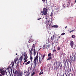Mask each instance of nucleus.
I'll return each mask as SVG.
<instances>
[{
  "instance_id": "obj_48",
  "label": "nucleus",
  "mask_w": 76,
  "mask_h": 76,
  "mask_svg": "<svg viewBox=\"0 0 76 76\" xmlns=\"http://www.w3.org/2000/svg\"><path fill=\"white\" fill-rule=\"evenodd\" d=\"M0 76H2V75L0 74Z\"/></svg>"
},
{
  "instance_id": "obj_1",
  "label": "nucleus",
  "mask_w": 76,
  "mask_h": 76,
  "mask_svg": "<svg viewBox=\"0 0 76 76\" xmlns=\"http://www.w3.org/2000/svg\"><path fill=\"white\" fill-rule=\"evenodd\" d=\"M48 9V8L47 7H46V8H45L43 9V15H46L47 14V10Z\"/></svg>"
},
{
  "instance_id": "obj_18",
  "label": "nucleus",
  "mask_w": 76,
  "mask_h": 76,
  "mask_svg": "<svg viewBox=\"0 0 76 76\" xmlns=\"http://www.w3.org/2000/svg\"><path fill=\"white\" fill-rule=\"evenodd\" d=\"M52 56V54L51 53H49L48 55V57H50Z\"/></svg>"
},
{
  "instance_id": "obj_2",
  "label": "nucleus",
  "mask_w": 76,
  "mask_h": 76,
  "mask_svg": "<svg viewBox=\"0 0 76 76\" xmlns=\"http://www.w3.org/2000/svg\"><path fill=\"white\" fill-rule=\"evenodd\" d=\"M33 63H31V66L29 67V68H30V70H31V69L32 68V66L33 67L34 66V68H35V67H36V62H33Z\"/></svg>"
},
{
  "instance_id": "obj_58",
  "label": "nucleus",
  "mask_w": 76,
  "mask_h": 76,
  "mask_svg": "<svg viewBox=\"0 0 76 76\" xmlns=\"http://www.w3.org/2000/svg\"><path fill=\"white\" fill-rule=\"evenodd\" d=\"M19 62H20V61H19Z\"/></svg>"
},
{
  "instance_id": "obj_10",
  "label": "nucleus",
  "mask_w": 76,
  "mask_h": 76,
  "mask_svg": "<svg viewBox=\"0 0 76 76\" xmlns=\"http://www.w3.org/2000/svg\"><path fill=\"white\" fill-rule=\"evenodd\" d=\"M33 41H34V40H33V39H30L28 42L29 43H30L32 42H33Z\"/></svg>"
},
{
  "instance_id": "obj_60",
  "label": "nucleus",
  "mask_w": 76,
  "mask_h": 76,
  "mask_svg": "<svg viewBox=\"0 0 76 76\" xmlns=\"http://www.w3.org/2000/svg\"><path fill=\"white\" fill-rule=\"evenodd\" d=\"M38 60V59H37V60Z\"/></svg>"
},
{
  "instance_id": "obj_61",
  "label": "nucleus",
  "mask_w": 76,
  "mask_h": 76,
  "mask_svg": "<svg viewBox=\"0 0 76 76\" xmlns=\"http://www.w3.org/2000/svg\"><path fill=\"white\" fill-rule=\"evenodd\" d=\"M37 54H38V53H37Z\"/></svg>"
},
{
  "instance_id": "obj_46",
  "label": "nucleus",
  "mask_w": 76,
  "mask_h": 76,
  "mask_svg": "<svg viewBox=\"0 0 76 76\" xmlns=\"http://www.w3.org/2000/svg\"><path fill=\"white\" fill-rule=\"evenodd\" d=\"M67 28V26H66L65 27V29H66V28Z\"/></svg>"
},
{
  "instance_id": "obj_38",
  "label": "nucleus",
  "mask_w": 76,
  "mask_h": 76,
  "mask_svg": "<svg viewBox=\"0 0 76 76\" xmlns=\"http://www.w3.org/2000/svg\"><path fill=\"white\" fill-rule=\"evenodd\" d=\"M66 63H67L68 65H69V62H68V61H67V60H66Z\"/></svg>"
},
{
  "instance_id": "obj_5",
  "label": "nucleus",
  "mask_w": 76,
  "mask_h": 76,
  "mask_svg": "<svg viewBox=\"0 0 76 76\" xmlns=\"http://www.w3.org/2000/svg\"><path fill=\"white\" fill-rule=\"evenodd\" d=\"M30 60H31L32 61V59H33V58H32V52L30 51Z\"/></svg>"
},
{
  "instance_id": "obj_3",
  "label": "nucleus",
  "mask_w": 76,
  "mask_h": 76,
  "mask_svg": "<svg viewBox=\"0 0 76 76\" xmlns=\"http://www.w3.org/2000/svg\"><path fill=\"white\" fill-rule=\"evenodd\" d=\"M70 45L71 48H73V46L74 45V42H73V41L72 40L70 41Z\"/></svg>"
},
{
  "instance_id": "obj_26",
  "label": "nucleus",
  "mask_w": 76,
  "mask_h": 76,
  "mask_svg": "<svg viewBox=\"0 0 76 76\" xmlns=\"http://www.w3.org/2000/svg\"><path fill=\"white\" fill-rule=\"evenodd\" d=\"M25 73H26V76H28V72L26 71V72H25Z\"/></svg>"
},
{
  "instance_id": "obj_47",
  "label": "nucleus",
  "mask_w": 76,
  "mask_h": 76,
  "mask_svg": "<svg viewBox=\"0 0 76 76\" xmlns=\"http://www.w3.org/2000/svg\"><path fill=\"white\" fill-rule=\"evenodd\" d=\"M10 68V67H9L7 68V69H9Z\"/></svg>"
},
{
  "instance_id": "obj_49",
  "label": "nucleus",
  "mask_w": 76,
  "mask_h": 76,
  "mask_svg": "<svg viewBox=\"0 0 76 76\" xmlns=\"http://www.w3.org/2000/svg\"><path fill=\"white\" fill-rule=\"evenodd\" d=\"M41 13H43V12L42 11L41 12Z\"/></svg>"
},
{
  "instance_id": "obj_57",
  "label": "nucleus",
  "mask_w": 76,
  "mask_h": 76,
  "mask_svg": "<svg viewBox=\"0 0 76 76\" xmlns=\"http://www.w3.org/2000/svg\"><path fill=\"white\" fill-rule=\"evenodd\" d=\"M41 61H40V63H41Z\"/></svg>"
},
{
  "instance_id": "obj_35",
  "label": "nucleus",
  "mask_w": 76,
  "mask_h": 76,
  "mask_svg": "<svg viewBox=\"0 0 76 76\" xmlns=\"http://www.w3.org/2000/svg\"><path fill=\"white\" fill-rule=\"evenodd\" d=\"M66 7H69V4H67V5Z\"/></svg>"
},
{
  "instance_id": "obj_17",
  "label": "nucleus",
  "mask_w": 76,
  "mask_h": 76,
  "mask_svg": "<svg viewBox=\"0 0 76 76\" xmlns=\"http://www.w3.org/2000/svg\"><path fill=\"white\" fill-rule=\"evenodd\" d=\"M19 62H18V64H17V66H16V68H19Z\"/></svg>"
},
{
  "instance_id": "obj_51",
  "label": "nucleus",
  "mask_w": 76,
  "mask_h": 76,
  "mask_svg": "<svg viewBox=\"0 0 76 76\" xmlns=\"http://www.w3.org/2000/svg\"><path fill=\"white\" fill-rule=\"evenodd\" d=\"M75 3H76V0H75Z\"/></svg>"
},
{
  "instance_id": "obj_54",
  "label": "nucleus",
  "mask_w": 76,
  "mask_h": 76,
  "mask_svg": "<svg viewBox=\"0 0 76 76\" xmlns=\"http://www.w3.org/2000/svg\"><path fill=\"white\" fill-rule=\"evenodd\" d=\"M16 55H18V54H17V53H16Z\"/></svg>"
},
{
  "instance_id": "obj_25",
  "label": "nucleus",
  "mask_w": 76,
  "mask_h": 76,
  "mask_svg": "<svg viewBox=\"0 0 76 76\" xmlns=\"http://www.w3.org/2000/svg\"><path fill=\"white\" fill-rule=\"evenodd\" d=\"M45 46H46V48L47 49H48V48H49V47H48V45H45Z\"/></svg>"
},
{
  "instance_id": "obj_20",
  "label": "nucleus",
  "mask_w": 76,
  "mask_h": 76,
  "mask_svg": "<svg viewBox=\"0 0 76 76\" xmlns=\"http://www.w3.org/2000/svg\"><path fill=\"white\" fill-rule=\"evenodd\" d=\"M36 53H37V52L35 51V50H34V56H35V54H36Z\"/></svg>"
},
{
  "instance_id": "obj_37",
  "label": "nucleus",
  "mask_w": 76,
  "mask_h": 76,
  "mask_svg": "<svg viewBox=\"0 0 76 76\" xmlns=\"http://www.w3.org/2000/svg\"><path fill=\"white\" fill-rule=\"evenodd\" d=\"M25 62H27V60L26 59L24 61V63H25Z\"/></svg>"
},
{
  "instance_id": "obj_19",
  "label": "nucleus",
  "mask_w": 76,
  "mask_h": 76,
  "mask_svg": "<svg viewBox=\"0 0 76 76\" xmlns=\"http://www.w3.org/2000/svg\"><path fill=\"white\" fill-rule=\"evenodd\" d=\"M60 49H61L60 47H58L57 48V50H60Z\"/></svg>"
},
{
  "instance_id": "obj_4",
  "label": "nucleus",
  "mask_w": 76,
  "mask_h": 76,
  "mask_svg": "<svg viewBox=\"0 0 76 76\" xmlns=\"http://www.w3.org/2000/svg\"><path fill=\"white\" fill-rule=\"evenodd\" d=\"M15 72L14 73V76H15V75H16H16H18V73H19V72H18L16 70H15Z\"/></svg>"
},
{
  "instance_id": "obj_27",
  "label": "nucleus",
  "mask_w": 76,
  "mask_h": 76,
  "mask_svg": "<svg viewBox=\"0 0 76 76\" xmlns=\"http://www.w3.org/2000/svg\"><path fill=\"white\" fill-rule=\"evenodd\" d=\"M55 52H57V51L55 49H54L53 51V53H55Z\"/></svg>"
},
{
  "instance_id": "obj_45",
  "label": "nucleus",
  "mask_w": 76,
  "mask_h": 76,
  "mask_svg": "<svg viewBox=\"0 0 76 76\" xmlns=\"http://www.w3.org/2000/svg\"><path fill=\"white\" fill-rule=\"evenodd\" d=\"M58 38H61V36H59L58 37Z\"/></svg>"
},
{
  "instance_id": "obj_21",
  "label": "nucleus",
  "mask_w": 76,
  "mask_h": 76,
  "mask_svg": "<svg viewBox=\"0 0 76 76\" xmlns=\"http://www.w3.org/2000/svg\"><path fill=\"white\" fill-rule=\"evenodd\" d=\"M32 51H34V48L33 49V48H32L31 49V51H30H30H31V52H32Z\"/></svg>"
},
{
  "instance_id": "obj_50",
  "label": "nucleus",
  "mask_w": 76,
  "mask_h": 76,
  "mask_svg": "<svg viewBox=\"0 0 76 76\" xmlns=\"http://www.w3.org/2000/svg\"><path fill=\"white\" fill-rule=\"evenodd\" d=\"M72 32V31H71L70 32V33H71V32Z\"/></svg>"
},
{
  "instance_id": "obj_53",
  "label": "nucleus",
  "mask_w": 76,
  "mask_h": 76,
  "mask_svg": "<svg viewBox=\"0 0 76 76\" xmlns=\"http://www.w3.org/2000/svg\"><path fill=\"white\" fill-rule=\"evenodd\" d=\"M13 73H14V70H13Z\"/></svg>"
},
{
  "instance_id": "obj_52",
  "label": "nucleus",
  "mask_w": 76,
  "mask_h": 76,
  "mask_svg": "<svg viewBox=\"0 0 76 76\" xmlns=\"http://www.w3.org/2000/svg\"><path fill=\"white\" fill-rule=\"evenodd\" d=\"M65 75H66V76H67V75H66V73H65Z\"/></svg>"
},
{
  "instance_id": "obj_8",
  "label": "nucleus",
  "mask_w": 76,
  "mask_h": 76,
  "mask_svg": "<svg viewBox=\"0 0 76 76\" xmlns=\"http://www.w3.org/2000/svg\"><path fill=\"white\" fill-rule=\"evenodd\" d=\"M24 60H27V58H28V56H27V54H25V55L24 56Z\"/></svg>"
},
{
  "instance_id": "obj_43",
  "label": "nucleus",
  "mask_w": 76,
  "mask_h": 76,
  "mask_svg": "<svg viewBox=\"0 0 76 76\" xmlns=\"http://www.w3.org/2000/svg\"><path fill=\"white\" fill-rule=\"evenodd\" d=\"M45 55H44L43 56V57L44 58V57H45Z\"/></svg>"
},
{
  "instance_id": "obj_24",
  "label": "nucleus",
  "mask_w": 76,
  "mask_h": 76,
  "mask_svg": "<svg viewBox=\"0 0 76 76\" xmlns=\"http://www.w3.org/2000/svg\"><path fill=\"white\" fill-rule=\"evenodd\" d=\"M35 72H33L31 75V76H34V75H35Z\"/></svg>"
},
{
  "instance_id": "obj_22",
  "label": "nucleus",
  "mask_w": 76,
  "mask_h": 76,
  "mask_svg": "<svg viewBox=\"0 0 76 76\" xmlns=\"http://www.w3.org/2000/svg\"><path fill=\"white\" fill-rule=\"evenodd\" d=\"M38 55H37V56H36V57L35 58V59L37 60L38 59Z\"/></svg>"
},
{
  "instance_id": "obj_31",
  "label": "nucleus",
  "mask_w": 76,
  "mask_h": 76,
  "mask_svg": "<svg viewBox=\"0 0 76 76\" xmlns=\"http://www.w3.org/2000/svg\"><path fill=\"white\" fill-rule=\"evenodd\" d=\"M45 47H46V46H45V45H44L43 47V49H44V48H45Z\"/></svg>"
},
{
  "instance_id": "obj_33",
  "label": "nucleus",
  "mask_w": 76,
  "mask_h": 76,
  "mask_svg": "<svg viewBox=\"0 0 76 76\" xmlns=\"http://www.w3.org/2000/svg\"><path fill=\"white\" fill-rule=\"evenodd\" d=\"M42 74H43V72H40L39 75H42Z\"/></svg>"
},
{
  "instance_id": "obj_28",
  "label": "nucleus",
  "mask_w": 76,
  "mask_h": 76,
  "mask_svg": "<svg viewBox=\"0 0 76 76\" xmlns=\"http://www.w3.org/2000/svg\"><path fill=\"white\" fill-rule=\"evenodd\" d=\"M50 16L51 17H52V16H53V13H52V12L51 14L50 15Z\"/></svg>"
},
{
  "instance_id": "obj_41",
  "label": "nucleus",
  "mask_w": 76,
  "mask_h": 76,
  "mask_svg": "<svg viewBox=\"0 0 76 76\" xmlns=\"http://www.w3.org/2000/svg\"><path fill=\"white\" fill-rule=\"evenodd\" d=\"M51 39H54V35H53L52 38V37H51Z\"/></svg>"
},
{
  "instance_id": "obj_59",
  "label": "nucleus",
  "mask_w": 76,
  "mask_h": 76,
  "mask_svg": "<svg viewBox=\"0 0 76 76\" xmlns=\"http://www.w3.org/2000/svg\"><path fill=\"white\" fill-rule=\"evenodd\" d=\"M41 49V48L39 49V50H40Z\"/></svg>"
},
{
  "instance_id": "obj_23",
  "label": "nucleus",
  "mask_w": 76,
  "mask_h": 76,
  "mask_svg": "<svg viewBox=\"0 0 76 76\" xmlns=\"http://www.w3.org/2000/svg\"><path fill=\"white\" fill-rule=\"evenodd\" d=\"M72 38H75V37H76V36H75V35H72Z\"/></svg>"
},
{
  "instance_id": "obj_29",
  "label": "nucleus",
  "mask_w": 76,
  "mask_h": 76,
  "mask_svg": "<svg viewBox=\"0 0 76 76\" xmlns=\"http://www.w3.org/2000/svg\"><path fill=\"white\" fill-rule=\"evenodd\" d=\"M65 35V33H64L61 34V35Z\"/></svg>"
},
{
  "instance_id": "obj_7",
  "label": "nucleus",
  "mask_w": 76,
  "mask_h": 76,
  "mask_svg": "<svg viewBox=\"0 0 76 76\" xmlns=\"http://www.w3.org/2000/svg\"><path fill=\"white\" fill-rule=\"evenodd\" d=\"M23 58V57L22 56H21L20 58L19 59V60H20V63L22 61V59Z\"/></svg>"
},
{
  "instance_id": "obj_9",
  "label": "nucleus",
  "mask_w": 76,
  "mask_h": 76,
  "mask_svg": "<svg viewBox=\"0 0 76 76\" xmlns=\"http://www.w3.org/2000/svg\"><path fill=\"white\" fill-rule=\"evenodd\" d=\"M40 58L41 60V61H42V60H44V58L42 56H41L39 57V62L40 61Z\"/></svg>"
},
{
  "instance_id": "obj_6",
  "label": "nucleus",
  "mask_w": 76,
  "mask_h": 76,
  "mask_svg": "<svg viewBox=\"0 0 76 76\" xmlns=\"http://www.w3.org/2000/svg\"><path fill=\"white\" fill-rule=\"evenodd\" d=\"M5 71L2 70L1 71L0 73L2 75H3V76H4V75H5Z\"/></svg>"
},
{
  "instance_id": "obj_56",
  "label": "nucleus",
  "mask_w": 76,
  "mask_h": 76,
  "mask_svg": "<svg viewBox=\"0 0 76 76\" xmlns=\"http://www.w3.org/2000/svg\"><path fill=\"white\" fill-rule=\"evenodd\" d=\"M14 76H16V75H14Z\"/></svg>"
},
{
  "instance_id": "obj_40",
  "label": "nucleus",
  "mask_w": 76,
  "mask_h": 76,
  "mask_svg": "<svg viewBox=\"0 0 76 76\" xmlns=\"http://www.w3.org/2000/svg\"><path fill=\"white\" fill-rule=\"evenodd\" d=\"M12 67H13V66H14V64H12Z\"/></svg>"
},
{
  "instance_id": "obj_39",
  "label": "nucleus",
  "mask_w": 76,
  "mask_h": 76,
  "mask_svg": "<svg viewBox=\"0 0 76 76\" xmlns=\"http://www.w3.org/2000/svg\"><path fill=\"white\" fill-rule=\"evenodd\" d=\"M75 29H74V30H73L72 31H72V32H74V31H75Z\"/></svg>"
},
{
  "instance_id": "obj_55",
  "label": "nucleus",
  "mask_w": 76,
  "mask_h": 76,
  "mask_svg": "<svg viewBox=\"0 0 76 76\" xmlns=\"http://www.w3.org/2000/svg\"><path fill=\"white\" fill-rule=\"evenodd\" d=\"M24 63H23V64H24Z\"/></svg>"
},
{
  "instance_id": "obj_13",
  "label": "nucleus",
  "mask_w": 76,
  "mask_h": 76,
  "mask_svg": "<svg viewBox=\"0 0 76 76\" xmlns=\"http://www.w3.org/2000/svg\"><path fill=\"white\" fill-rule=\"evenodd\" d=\"M32 48H34V50H35V44L34 43L32 46Z\"/></svg>"
},
{
  "instance_id": "obj_30",
  "label": "nucleus",
  "mask_w": 76,
  "mask_h": 76,
  "mask_svg": "<svg viewBox=\"0 0 76 76\" xmlns=\"http://www.w3.org/2000/svg\"><path fill=\"white\" fill-rule=\"evenodd\" d=\"M37 61V60L36 59H35V58L34 59V61H33V62H36Z\"/></svg>"
},
{
  "instance_id": "obj_14",
  "label": "nucleus",
  "mask_w": 76,
  "mask_h": 76,
  "mask_svg": "<svg viewBox=\"0 0 76 76\" xmlns=\"http://www.w3.org/2000/svg\"><path fill=\"white\" fill-rule=\"evenodd\" d=\"M70 59H71V61H73V57H72L71 56H70Z\"/></svg>"
},
{
  "instance_id": "obj_42",
  "label": "nucleus",
  "mask_w": 76,
  "mask_h": 76,
  "mask_svg": "<svg viewBox=\"0 0 76 76\" xmlns=\"http://www.w3.org/2000/svg\"><path fill=\"white\" fill-rule=\"evenodd\" d=\"M42 1H43V2H45V0H42Z\"/></svg>"
},
{
  "instance_id": "obj_36",
  "label": "nucleus",
  "mask_w": 76,
  "mask_h": 76,
  "mask_svg": "<svg viewBox=\"0 0 76 76\" xmlns=\"http://www.w3.org/2000/svg\"><path fill=\"white\" fill-rule=\"evenodd\" d=\"M5 73H6V74H5V75L6 76H7V72H6L5 71Z\"/></svg>"
},
{
  "instance_id": "obj_11",
  "label": "nucleus",
  "mask_w": 76,
  "mask_h": 76,
  "mask_svg": "<svg viewBox=\"0 0 76 76\" xmlns=\"http://www.w3.org/2000/svg\"><path fill=\"white\" fill-rule=\"evenodd\" d=\"M52 28H58V26L57 25H53V26H52Z\"/></svg>"
},
{
  "instance_id": "obj_15",
  "label": "nucleus",
  "mask_w": 76,
  "mask_h": 76,
  "mask_svg": "<svg viewBox=\"0 0 76 76\" xmlns=\"http://www.w3.org/2000/svg\"><path fill=\"white\" fill-rule=\"evenodd\" d=\"M29 68H28V76H29V75L31 74V73L29 72Z\"/></svg>"
},
{
  "instance_id": "obj_32",
  "label": "nucleus",
  "mask_w": 76,
  "mask_h": 76,
  "mask_svg": "<svg viewBox=\"0 0 76 76\" xmlns=\"http://www.w3.org/2000/svg\"><path fill=\"white\" fill-rule=\"evenodd\" d=\"M16 61H17V60L16 59H15L14 60V62H15V63H16Z\"/></svg>"
},
{
  "instance_id": "obj_16",
  "label": "nucleus",
  "mask_w": 76,
  "mask_h": 76,
  "mask_svg": "<svg viewBox=\"0 0 76 76\" xmlns=\"http://www.w3.org/2000/svg\"><path fill=\"white\" fill-rule=\"evenodd\" d=\"M31 63V61H28L25 64L26 65H28V64H29Z\"/></svg>"
},
{
  "instance_id": "obj_12",
  "label": "nucleus",
  "mask_w": 76,
  "mask_h": 76,
  "mask_svg": "<svg viewBox=\"0 0 76 76\" xmlns=\"http://www.w3.org/2000/svg\"><path fill=\"white\" fill-rule=\"evenodd\" d=\"M52 59V56H49L48 59H47V60H51V59Z\"/></svg>"
},
{
  "instance_id": "obj_34",
  "label": "nucleus",
  "mask_w": 76,
  "mask_h": 76,
  "mask_svg": "<svg viewBox=\"0 0 76 76\" xmlns=\"http://www.w3.org/2000/svg\"><path fill=\"white\" fill-rule=\"evenodd\" d=\"M63 7H64H64H66V5L64 4H63Z\"/></svg>"
},
{
  "instance_id": "obj_44",
  "label": "nucleus",
  "mask_w": 76,
  "mask_h": 76,
  "mask_svg": "<svg viewBox=\"0 0 76 76\" xmlns=\"http://www.w3.org/2000/svg\"><path fill=\"white\" fill-rule=\"evenodd\" d=\"M41 18H38L37 20H40V19H41Z\"/></svg>"
}]
</instances>
